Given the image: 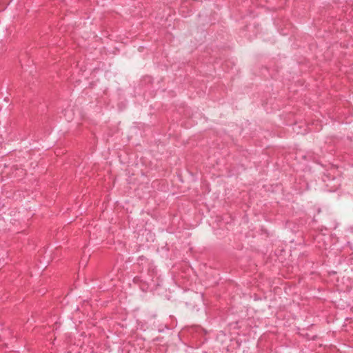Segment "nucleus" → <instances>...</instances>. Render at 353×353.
Instances as JSON below:
<instances>
[{
  "mask_svg": "<svg viewBox=\"0 0 353 353\" xmlns=\"http://www.w3.org/2000/svg\"><path fill=\"white\" fill-rule=\"evenodd\" d=\"M137 260L139 262H140V261H146L147 259L145 256L142 255V256H139Z\"/></svg>",
  "mask_w": 353,
  "mask_h": 353,
  "instance_id": "obj_1",
  "label": "nucleus"
}]
</instances>
